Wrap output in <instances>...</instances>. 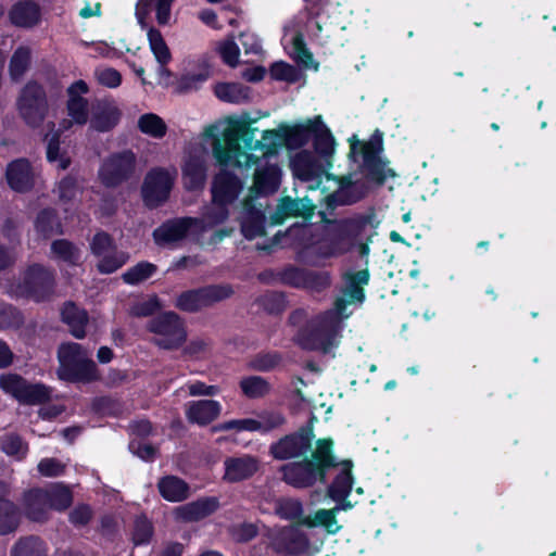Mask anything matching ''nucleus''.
<instances>
[{
	"label": "nucleus",
	"instance_id": "c9c22d12",
	"mask_svg": "<svg viewBox=\"0 0 556 556\" xmlns=\"http://www.w3.org/2000/svg\"><path fill=\"white\" fill-rule=\"evenodd\" d=\"M35 227L45 238L63 232L62 224L54 208H43L37 215Z\"/></svg>",
	"mask_w": 556,
	"mask_h": 556
},
{
	"label": "nucleus",
	"instance_id": "09e8293b",
	"mask_svg": "<svg viewBox=\"0 0 556 556\" xmlns=\"http://www.w3.org/2000/svg\"><path fill=\"white\" fill-rule=\"evenodd\" d=\"M1 450L7 455L15 456L18 459H22L25 457L28 451V445L18 434L9 433L1 439Z\"/></svg>",
	"mask_w": 556,
	"mask_h": 556
},
{
	"label": "nucleus",
	"instance_id": "a18cd8bd",
	"mask_svg": "<svg viewBox=\"0 0 556 556\" xmlns=\"http://www.w3.org/2000/svg\"><path fill=\"white\" fill-rule=\"evenodd\" d=\"M80 189L77 176L70 173L59 181L54 192L62 203H70L76 198Z\"/></svg>",
	"mask_w": 556,
	"mask_h": 556
},
{
	"label": "nucleus",
	"instance_id": "6ab92c4d",
	"mask_svg": "<svg viewBox=\"0 0 556 556\" xmlns=\"http://www.w3.org/2000/svg\"><path fill=\"white\" fill-rule=\"evenodd\" d=\"M313 438L312 430H301L298 433L287 435L271 446V454L278 459L299 457L309 450Z\"/></svg>",
	"mask_w": 556,
	"mask_h": 556
},
{
	"label": "nucleus",
	"instance_id": "cd10ccee",
	"mask_svg": "<svg viewBox=\"0 0 556 556\" xmlns=\"http://www.w3.org/2000/svg\"><path fill=\"white\" fill-rule=\"evenodd\" d=\"M339 467V472L336 476L333 482L328 488V495L333 501H343L350 495L353 486L352 476V463L350 460H343L337 463L333 467Z\"/></svg>",
	"mask_w": 556,
	"mask_h": 556
},
{
	"label": "nucleus",
	"instance_id": "3c124183",
	"mask_svg": "<svg viewBox=\"0 0 556 556\" xmlns=\"http://www.w3.org/2000/svg\"><path fill=\"white\" fill-rule=\"evenodd\" d=\"M269 74L275 80L290 84L296 83L301 78V73L294 66L283 61L275 62L269 68Z\"/></svg>",
	"mask_w": 556,
	"mask_h": 556
},
{
	"label": "nucleus",
	"instance_id": "8fccbe9b",
	"mask_svg": "<svg viewBox=\"0 0 556 556\" xmlns=\"http://www.w3.org/2000/svg\"><path fill=\"white\" fill-rule=\"evenodd\" d=\"M214 92L225 102L238 103L243 99V87L239 83H218L215 85Z\"/></svg>",
	"mask_w": 556,
	"mask_h": 556
},
{
	"label": "nucleus",
	"instance_id": "0eeeda50",
	"mask_svg": "<svg viewBox=\"0 0 556 556\" xmlns=\"http://www.w3.org/2000/svg\"><path fill=\"white\" fill-rule=\"evenodd\" d=\"M332 446L333 442L330 439L318 440L312 453V459L282 467L285 481L293 486L304 488L312 485L318 479L324 480L326 470L336 465Z\"/></svg>",
	"mask_w": 556,
	"mask_h": 556
},
{
	"label": "nucleus",
	"instance_id": "bb28decb",
	"mask_svg": "<svg viewBox=\"0 0 556 556\" xmlns=\"http://www.w3.org/2000/svg\"><path fill=\"white\" fill-rule=\"evenodd\" d=\"M41 16L40 7L31 0H22L12 5L9 11L11 23L17 27L31 28Z\"/></svg>",
	"mask_w": 556,
	"mask_h": 556
},
{
	"label": "nucleus",
	"instance_id": "e2e57ef3",
	"mask_svg": "<svg viewBox=\"0 0 556 556\" xmlns=\"http://www.w3.org/2000/svg\"><path fill=\"white\" fill-rule=\"evenodd\" d=\"M96 76L100 85L109 88H116L122 83L121 73L112 67L98 70Z\"/></svg>",
	"mask_w": 556,
	"mask_h": 556
},
{
	"label": "nucleus",
	"instance_id": "864d4df0",
	"mask_svg": "<svg viewBox=\"0 0 556 556\" xmlns=\"http://www.w3.org/2000/svg\"><path fill=\"white\" fill-rule=\"evenodd\" d=\"M153 534V526L146 516H139L135 519L132 541L136 545L146 544Z\"/></svg>",
	"mask_w": 556,
	"mask_h": 556
},
{
	"label": "nucleus",
	"instance_id": "37998d69",
	"mask_svg": "<svg viewBox=\"0 0 556 556\" xmlns=\"http://www.w3.org/2000/svg\"><path fill=\"white\" fill-rule=\"evenodd\" d=\"M121 112L113 106H105L97 112L91 118V127L98 131H109L119 121Z\"/></svg>",
	"mask_w": 556,
	"mask_h": 556
},
{
	"label": "nucleus",
	"instance_id": "393cba45",
	"mask_svg": "<svg viewBox=\"0 0 556 556\" xmlns=\"http://www.w3.org/2000/svg\"><path fill=\"white\" fill-rule=\"evenodd\" d=\"M206 162L202 155L190 154L182 167L184 186L189 191L201 190L206 181Z\"/></svg>",
	"mask_w": 556,
	"mask_h": 556
},
{
	"label": "nucleus",
	"instance_id": "e433bc0d",
	"mask_svg": "<svg viewBox=\"0 0 556 556\" xmlns=\"http://www.w3.org/2000/svg\"><path fill=\"white\" fill-rule=\"evenodd\" d=\"M43 492L47 494L50 509L63 511L73 503V493L71 489L62 483H54L51 486L43 489Z\"/></svg>",
	"mask_w": 556,
	"mask_h": 556
},
{
	"label": "nucleus",
	"instance_id": "473e14b6",
	"mask_svg": "<svg viewBox=\"0 0 556 556\" xmlns=\"http://www.w3.org/2000/svg\"><path fill=\"white\" fill-rule=\"evenodd\" d=\"M229 204L216 201L212 197L210 204L203 207L201 218H198L200 224L197 227L201 229L213 228L218 224L224 223L229 216Z\"/></svg>",
	"mask_w": 556,
	"mask_h": 556
},
{
	"label": "nucleus",
	"instance_id": "a19ab883",
	"mask_svg": "<svg viewBox=\"0 0 556 556\" xmlns=\"http://www.w3.org/2000/svg\"><path fill=\"white\" fill-rule=\"evenodd\" d=\"M138 128L141 132L153 138L161 139L166 135L165 122L154 113H146L138 119Z\"/></svg>",
	"mask_w": 556,
	"mask_h": 556
},
{
	"label": "nucleus",
	"instance_id": "774afa93",
	"mask_svg": "<svg viewBox=\"0 0 556 556\" xmlns=\"http://www.w3.org/2000/svg\"><path fill=\"white\" fill-rule=\"evenodd\" d=\"M118 403L110 396H101L92 401V409L101 415H113L118 410Z\"/></svg>",
	"mask_w": 556,
	"mask_h": 556
},
{
	"label": "nucleus",
	"instance_id": "f8f14e48",
	"mask_svg": "<svg viewBox=\"0 0 556 556\" xmlns=\"http://www.w3.org/2000/svg\"><path fill=\"white\" fill-rule=\"evenodd\" d=\"M16 110L24 123L31 127H40L50 110L47 90L36 80H28L16 98Z\"/></svg>",
	"mask_w": 556,
	"mask_h": 556
},
{
	"label": "nucleus",
	"instance_id": "79ce46f5",
	"mask_svg": "<svg viewBox=\"0 0 556 556\" xmlns=\"http://www.w3.org/2000/svg\"><path fill=\"white\" fill-rule=\"evenodd\" d=\"M157 270V266L147 262L142 261L136 264L135 266L127 269L123 275L122 278L124 282L127 285H139L150 277H152Z\"/></svg>",
	"mask_w": 556,
	"mask_h": 556
},
{
	"label": "nucleus",
	"instance_id": "338daca9",
	"mask_svg": "<svg viewBox=\"0 0 556 556\" xmlns=\"http://www.w3.org/2000/svg\"><path fill=\"white\" fill-rule=\"evenodd\" d=\"M65 465L56 458H45L38 464V471L46 477H56L64 472Z\"/></svg>",
	"mask_w": 556,
	"mask_h": 556
},
{
	"label": "nucleus",
	"instance_id": "de8ad7c7",
	"mask_svg": "<svg viewBox=\"0 0 556 556\" xmlns=\"http://www.w3.org/2000/svg\"><path fill=\"white\" fill-rule=\"evenodd\" d=\"M216 51L224 63L228 66L236 67L239 64L240 48L235 42V37L232 35H229L224 40L217 42Z\"/></svg>",
	"mask_w": 556,
	"mask_h": 556
},
{
	"label": "nucleus",
	"instance_id": "5701e85b",
	"mask_svg": "<svg viewBox=\"0 0 556 556\" xmlns=\"http://www.w3.org/2000/svg\"><path fill=\"white\" fill-rule=\"evenodd\" d=\"M282 45L286 52L295 62L306 68L313 67L317 70V65L313 62V56L305 47L302 35L293 28H286L282 37Z\"/></svg>",
	"mask_w": 556,
	"mask_h": 556
},
{
	"label": "nucleus",
	"instance_id": "a878e982",
	"mask_svg": "<svg viewBox=\"0 0 556 556\" xmlns=\"http://www.w3.org/2000/svg\"><path fill=\"white\" fill-rule=\"evenodd\" d=\"M315 208L316 204L307 197L296 200L283 198L278 203L273 218L275 223H282L286 218L292 216L309 217L313 215Z\"/></svg>",
	"mask_w": 556,
	"mask_h": 556
},
{
	"label": "nucleus",
	"instance_id": "f704fd0d",
	"mask_svg": "<svg viewBox=\"0 0 556 556\" xmlns=\"http://www.w3.org/2000/svg\"><path fill=\"white\" fill-rule=\"evenodd\" d=\"M11 556H48V547L40 536L27 535L14 544Z\"/></svg>",
	"mask_w": 556,
	"mask_h": 556
},
{
	"label": "nucleus",
	"instance_id": "0e129e2a",
	"mask_svg": "<svg viewBox=\"0 0 556 556\" xmlns=\"http://www.w3.org/2000/svg\"><path fill=\"white\" fill-rule=\"evenodd\" d=\"M211 345V340L204 338H195L184 348L182 353L190 357H198L208 352Z\"/></svg>",
	"mask_w": 556,
	"mask_h": 556
},
{
	"label": "nucleus",
	"instance_id": "49530a36",
	"mask_svg": "<svg viewBox=\"0 0 556 556\" xmlns=\"http://www.w3.org/2000/svg\"><path fill=\"white\" fill-rule=\"evenodd\" d=\"M23 313L12 304L0 303V329H18L24 325Z\"/></svg>",
	"mask_w": 556,
	"mask_h": 556
},
{
	"label": "nucleus",
	"instance_id": "b1692460",
	"mask_svg": "<svg viewBox=\"0 0 556 556\" xmlns=\"http://www.w3.org/2000/svg\"><path fill=\"white\" fill-rule=\"evenodd\" d=\"M344 501H341L342 503L336 505L332 509H319L313 516L303 517L300 520L301 525L306 527H324L329 534L338 533L341 526L336 518V514L352 508V504Z\"/></svg>",
	"mask_w": 556,
	"mask_h": 556
},
{
	"label": "nucleus",
	"instance_id": "72a5a7b5",
	"mask_svg": "<svg viewBox=\"0 0 556 556\" xmlns=\"http://www.w3.org/2000/svg\"><path fill=\"white\" fill-rule=\"evenodd\" d=\"M285 421L281 414L277 412H263L245 418V431L268 432Z\"/></svg>",
	"mask_w": 556,
	"mask_h": 556
},
{
	"label": "nucleus",
	"instance_id": "680f3d73",
	"mask_svg": "<svg viewBox=\"0 0 556 556\" xmlns=\"http://www.w3.org/2000/svg\"><path fill=\"white\" fill-rule=\"evenodd\" d=\"M268 392V383L261 377H245V396L257 397Z\"/></svg>",
	"mask_w": 556,
	"mask_h": 556
},
{
	"label": "nucleus",
	"instance_id": "4d7b16f0",
	"mask_svg": "<svg viewBox=\"0 0 556 556\" xmlns=\"http://www.w3.org/2000/svg\"><path fill=\"white\" fill-rule=\"evenodd\" d=\"M51 132L47 134L45 140L47 141V159L49 162L58 161L60 153V136L61 130L54 131L55 124L53 122L48 124Z\"/></svg>",
	"mask_w": 556,
	"mask_h": 556
},
{
	"label": "nucleus",
	"instance_id": "052dcab7",
	"mask_svg": "<svg viewBox=\"0 0 556 556\" xmlns=\"http://www.w3.org/2000/svg\"><path fill=\"white\" fill-rule=\"evenodd\" d=\"M306 280L304 288L312 291H321L330 286V275L327 271L309 270Z\"/></svg>",
	"mask_w": 556,
	"mask_h": 556
},
{
	"label": "nucleus",
	"instance_id": "2f4dec72",
	"mask_svg": "<svg viewBox=\"0 0 556 556\" xmlns=\"http://www.w3.org/2000/svg\"><path fill=\"white\" fill-rule=\"evenodd\" d=\"M161 495L170 502H181L189 496V485L175 476H166L157 483Z\"/></svg>",
	"mask_w": 556,
	"mask_h": 556
},
{
	"label": "nucleus",
	"instance_id": "4be33fe9",
	"mask_svg": "<svg viewBox=\"0 0 556 556\" xmlns=\"http://www.w3.org/2000/svg\"><path fill=\"white\" fill-rule=\"evenodd\" d=\"M216 497H203L175 509L176 517L185 522H197L212 515L218 508Z\"/></svg>",
	"mask_w": 556,
	"mask_h": 556
},
{
	"label": "nucleus",
	"instance_id": "69168bd1",
	"mask_svg": "<svg viewBox=\"0 0 556 556\" xmlns=\"http://www.w3.org/2000/svg\"><path fill=\"white\" fill-rule=\"evenodd\" d=\"M129 450L143 460H153L157 454V448L149 443L134 440L129 444Z\"/></svg>",
	"mask_w": 556,
	"mask_h": 556
},
{
	"label": "nucleus",
	"instance_id": "4468645a",
	"mask_svg": "<svg viewBox=\"0 0 556 556\" xmlns=\"http://www.w3.org/2000/svg\"><path fill=\"white\" fill-rule=\"evenodd\" d=\"M0 388L24 405H40L51 397V389L41 383H30L17 374H2Z\"/></svg>",
	"mask_w": 556,
	"mask_h": 556
},
{
	"label": "nucleus",
	"instance_id": "9b49d317",
	"mask_svg": "<svg viewBox=\"0 0 556 556\" xmlns=\"http://www.w3.org/2000/svg\"><path fill=\"white\" fill-rule=\"evenodd\" d=\"M147 330L153 334L151 342L166 351L180 349L188 338L185 319L172 311L152 317L147 323Z\"/></svg>",
	"mask_w": 556,
	"mask_h": 556
},
{
	"label": "nucleus",
	"instance_id": "20e7f679",
	"mask_svg": "<svg viewBox=\"0 0 556 556\" xmlns=\"http://www.w3.org/2000/svg\"><path fill=\"white\" fill-rule=\"evenodd\" d=\"M204 139L211 140L212 155L220 170L214 176L211 193L216 201L232 204L241 189L242 182L230 168H240V156L243 151L240 140L243 139V116H227L204 128Z\"/></svg>",
	"mask_w": 556,
	"mask_h": 556
},
{
	"label": "nucleus",
	"instance_id": "423d86ee",
	"mask_svg": "<svg viewBox=\"0 0 556 556\" xmlns=\"http://www.w3.org/2000/svg\"><path fill=\"white\" fill-rule=\"evenodd\" d=\"M55 271L42 264L34 263L20 271L18 278L10 282L7 293L15 299L49 302L55 294Z\"/></svg>",
	"mask_w": 556,
	"mask_h": 556
},
{
	"label": "nucleus",
	"instance_id": "aec40b11",
	"mask_svg": "<svg viewBox=\"0 0 556 556\" xmlns=\"http://www.w3.org/2000/svg\"><path fill=\"white\" fill-rule=\"evenodd\" d=\"M22 506L25 517L33 522L45 523L50 519V507L43 489L24 492Z\"/></svg>",
	"mask_w": 556,
	"mask_h": 556
},
{
	"label": "nucleus",
	"instance_id": "ea45409f",
	"mask_svg": "<svg viewBox=\"0 0 556 556\" xmlns=\"http://www.w3.org/2000/svg\"><path fill=\"white\" fill-rule=\"evenodd\" d=\"M20 510L13 502H2L0 506V535L14 532L20 525Z\"/></svg>",
	"mask_w": 556,
	"mask_h": 556
},
{
	"label": "nucleus",
	"instance_id": "bf43d9fd",
	"mask_svg": "<svg viewBox=\"0 0 556 556\" xmlns=\"http://www.w3.org/2000/svg\"><path fill=\"white\" fill-rule=\"evenodd\" d=\"M225 476L224 479L228 482H239L243 479V459L242 458H227L225 460Z\"/></svg>",
	"mask_w": 556,
	"mask_h": 556
},
{
	"label": "nucleus",
	"instance_id": "6e6552de",
	"mask_svg": "<svg viewBox=\"0 0 556 556\" xmlns=\"http://www.w3.org/2000/svg\"><path fill=\"white\" fill-rule=\"evenodd\" d=\"M59 378L72 383H90L100 379L97 364L79 343H62L58 349Z\"/></svg>",
	"mask_w": 556,
	"mask_h": 556
},
{
	"label": "nucleus",
	"instance_id": "ddd939ff",
	"mask_svg": "<svg viewBox=\"0 0 556 556\" xmlns=\"http://www.w3.org/2000/svg\"><path fill=\"white\" fill-rule=\"evenodd\" d=\"M233 293L229 283L207 285L181 292L176 298L175 306L182 312L195 313L229 299Z\"/></svg>",
	"mask_w": 556,
	"mask_h": 556
},
{
	"label": "nucleus",
	"instance_id": "13d9d810",
	"mask_svg": "<svg viewBox=\"0 0 556 556\" xmlns=\"http://www.w3.org/2000/svg\"><path fill=\"white\" fill-rule=\"evenodd\" d=\"M277 511L281 518L293 520L301 518L303 509L301 502L288 498L279 503Z\"/></svg>",
	"mask_w": 556,
	"mask_h": 556
},
{
	"label": "nucleus",
	"instance_id": "f3484780",
	"mask_svg": "<svg viewBox=\"0 0 556 556\" xmlns=\"http://www.w3.org/2000/svg\"><path fill=\"white\" fill-rule=\"evenodd\" d=\"M175 176L176 170L172 174L163 167H154L147 173L141 186V197L148 208H156L168 200Z\"/></svg>",
	"mask_w": 556,
	"mask_h": 556
},
{
	"label": "nucleus",
	"instance_id": "f03ea898",
	"mask_svg": "<svg viewBox=\"0 0 556 556\" xmlns=\"http://www.w3.org/2000/svg\"><path fill=\"white\" fill-rule=\"evenodd\" d=\"M343 281L342 298L336 300L333 308L312 317L299 332L296 342L302 349L328 355L339 346L343 321L351 315L346 312V304L364 302V286L369 281V273L367 269L348 270Z\"/></svg>",
	"mask_w": 556,
	"mask_h": 556
},
{
	"label": "nucleus",
	"instance_id": "c03bdc74",
	"mask_svg": "<svg viewBox=\"0 0 556 556\" xmlns=\"http://www.w3.org/2000/svg\"><path fill=\"white\" fill-rule=\"evenodd\" d=\"M148 39L150 48L157 62L161 65H166L172 60V54L161 31L154 27H151L148 31Z\"/></svg>",
	"mask_w": 556,
	"mask_h": 556
},
{
	"label": "nucleus",
	"instance_id": "9d476101",
	"mask_svg": "<svg viewBox=\"0 0 556 556\" xmlns=\"http://www.w3.org/2000/svg\"><path fill=\"white\" fill-rule=\"evenodd\" d=\"M330 168L326 169L318 186L307 182L311 190L323 187L321 193L326 194L320 201H325L328 207L352 204L365 195L368 189L367 182L359 180L356 174L336 178L329 175Z\"/></svg>",
	"mask_w": 556,
	"mask_h": 556
},
{
	"label": "nucleus",
	"instance_id": "39448f33",
	"mask_svg": "<svg viewBox=\"0 0 556 556\" xmlns=\"http://www.w3.org/2000/svg\"><path fill=\"white\" fill-rule=\"evenodd\" d=\"M248 116L245 115V125H248ZM249 128L245 126V150L255 149L262 152L261 162L257 165L254 174V181L251 192L256 195L269 194L277 191L280 185L281 170L276 163L270 160L276 156V147L279 142V136L274 130H266L262 132V139L256 140L252 146L251 138H249Z\"/></svg>",
	"mask_w": 556,
	"mask_h": 556
},
{
	"label": "nucleus",
	"instance_id": "c756f323",
	"mask_svg": "<svg viewBox=\"0 0 556 556\" xmlns=\"http://www.w3.org/2000/svg\"><path fill=\"white\" fill-rule=\"evenodd\" d=\"M62 321L70 327L71 333L77 338L83 339L86 336V326L89 321L88 313L79 308L73 302H66L61 312Z\"/></svg>",
	"mask_w": 556,
	"mask_h": 556
},
{
	"label": "nucleus",
	"instance_id": "7c9ffc66",
	"mask_svg": "<svg viewBox=\"0 0 556 556\" xmlns=\"http://www.w3.org/2000/svg\"><path fill=\"white\" fill-rule=\"evenodd\" d=\"M275 545L280 552L300 554L307 548L308 541L296 528L290 527L281 531Z\"/></svg>",
	"mask_w": 556,
	"mask_h": 556
},
{
	"label": "nucleus",
	"instance_id": "5fc2aeb1",
	"mask_svg": "<svg viewBox=\"0 0 556 556\" xmlns=\"http://www.w3.org/2000/svg\"><path fill=\"white\" fill-rule=\"evenodd\" d=\"M308 271L309 270L307 269L289 266L281 271L280 278L287 285L296 288H304L307 281Z\"/></svg>",
	"mask_w": 556,
	"mask_h": 556
},
{
	"label": "nucleus",
	"instance_id": "dca6fc26",
	"mask_svg": "<svg viewBox=\"0 0 556 556\" xmlns=\"http://www.w3.org/2000/svg\"><path fill=\"white\" fill-rule=\"evenodd\" d=\"M90 252L99 258L97 269L101 274H112L128 260V254L118 251L114 238L104 230H98L89 242Z\"/></svg>",
	"mask_w": 556,
	"mask_h": 556
},
{
	"label": "nucleus",
	"instance_id": "2eb2a0df",
	"mask_svg": "<svg viewBox=\"0 0 556 556\" xmlns=\"http://www.w3.org/2000/svg\"><path fill=\"white\" fill-rule=\"evenodd\" d=\"M137 156L131 150L109 155L99 169V178L106 188H116L128 181L136 172Z\"/></svg>",
	"mask_w": 556,
	"mask_h": 556
},
{
	"label": "nucleus",
	"instance_id": "a211bd4d",
	"mask_svg": "<svg viewBox=\"0 0 556 556\" xmlns=\"http://www.w3.org/2000/svg\"><path fill=\"white\" fill-rule=\"evenodd\" d=\"M200 224L195 217H177L164 222L152 236L160 247H170L186 239L189 230Z\"/></svg>",
	"mask_w": 556,
	"mask_h": 556
},
{
	"label": "nucleus",
	"instance_id": "1a4fd4ad",
	"mask_svg": "<svg viewBox=\"0 0 556 556\" xmlns=\"http://www.w3.org/2000/svg\"><path fill=\"white\" fill-rule=\"evenodd\" d=\"M350 156L356 162L368 179L382 184L388 177H394V172L382 159V134L376 131L368 142H361L356 136L350 138Z\"/></svg>",
	"mask_w": 556,
	"mask_h": 556
},
{
	"label": "nucleus",
	"instance_id": "f257e3e1",
	"mask_svg": "<svg viewBox=\"0 0 556 556\" xmlns=\"http://www.w3.org/2000/svg\"><path fill=\"white\" fill-rule=\"evenodd\" d=\"M379 224L376 214L369 212L333 222L326 228L325 233L303 224L292 226L288 235L299 239L298 260L318 266L325 260L349 252L356 243L361 244L362 254H367L369 248L364 241H369L376 235Z\"/></svg>",
	"mask_w": 556,
	"mask_h": 556
},
{
	"label": "nucleus",
	"instance_id": "6e6d98bb",
	"mask_svg": "<svg viewBox=\"0 0 556 556\" xmlns=\"http://www.w3.org/2000/svg\"><path fill=\"white\" fill-rule=\"evenodd\" d=\"M161 308L160 301L156 296L150 298L147 301L135 303L129 311L134 317H154L153 315Z\"/></svg>",
	"mask_w": 556,
	"mask_h": 556
},
{
	"label": "nucleus",
	"instance_id": "58836bf2",
	"mask_svg": "<svg viewBox=\"0 0 556 556\" xmlns=\"http://www.w3.org/2000/svg\"><path fill=\"white\" fill-rule=\"evenodd\" d=\"M30 65V50L27 47H18L12 54L9 63V74L13 81H18L25 75Z\"/></svg>",
	"mask_w": 556,
	"mask_h": 556
},
{
	"label": "nucleus",
	"instance_id": "7ed1b4c3",
	"mask_svg": "<svg viewBox=\"0 0 556 556\" xmlns=\"http://www.w3.org/2000/svg\"><path fill=\"white\" fill-rule=\"evenodd\" d=\"M313 140L314 152L300 150L291 155L293 176L303 182L318 186L336 154V139L321 115H316L283 129V140L289 149H299Z\"/></svg>",
	"mask_w": 556,
	"mask_h": 556
},
{
	"label": "nucleus",
	"instance_id": "c85d7f7f",
	"mask_svg": "<svg viewBox=\"0 0 556 556\" xmlns=\"http://www.w3.org/2000/svg\"><path fill=\"white\" fill-rule=\"evenodd\" d=\"M220 414V405L213 400H202L192 402L186 413L187 418L192 424L206 426L214 421Z\"/></svg>",
	"mask_w": 556,
	"mask_h": 556
},
{
	"label": "nucleus",
	"instance_id": "4c0bfd02",
	"mask_svg": "<svg viewBox=\"0 0 556 556\" xmlns=\"http://www.w3.org/2000/svg\"><path fill=\"white\" fill-rule=\"evenodd\" d=\"M51 252L54 256L70 265H78L81 251L70 240L58 239L51 243Z\"/></svg>",
	"mask_w": 556,
	"mask_h": 556
},
{
	"label": "nucleus",
	"instance_id": "603ef678",
	"mask_svg": "<svg viewBox=\"0 0 556 556\" xmlns=\"http://www.w3.org/2000/svg\"><path fill=\"white\" fill-rule=\"evenodd\" d=\"M68 115L79 125L88 121V101L83 97H70L67 101Z\"/></svg>",
	"mask_w": 556,
	"mask_h": 556
},
{
	"label": "nucleus",
	"instance_id": "412c9836",
	"mask_svg": "<svg viewBox=\"0 0 556 556\" xmlns=\"http://www.w3.org/2000/svg\"><path fill=\"white\" fill-rule=\"evenodd\" d=\"M5 176L10 188L16 192H27L35 184L31 165L26 159L11 162L8 165Z\"/></svg>",
	"mask_w": 556,
	"mask_h": 556
}]
</instances>
